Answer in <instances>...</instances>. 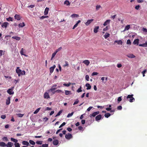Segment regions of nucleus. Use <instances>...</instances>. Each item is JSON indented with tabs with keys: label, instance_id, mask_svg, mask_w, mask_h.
Returning a JSON list of instances; mask_svg holds the SVG:
<instances>
[{
	"label": "nucleus",
	"instance_id": "nucleus-43",
	"mask_svg": "<svg viewBox=\"0 0 147 147\" xmlns=\"http://www.w3.org/2000/svg\"><path fill=\"white\" fill-rule=\"evenodd\" d=\"M36 144H41L42 143V141H38L36 142Z\"/></svg>",
	"mask_w": 147,
	"mask_h": 147
},
{
	"label": "nucleus",
	"instance_id": "nucleus-24",
	"mask_svg": "<svg viewBox=\"0 0 147 147\" xmlns=\"http://www.w3.org/2000/svg\"><path fill=\"white\" fill-rule=\"evenodd\" d=\"M110 20H106V21L104 22L103 24V25L104 26H105L107 25L108 24H109L110 23Z\"/></svg>",
	"mask_w": 147,
	"mask_h": 147
},
{
	"label": "nucleus",
	"instance_id": "nucleus-11",
	"mask_svg": "<svg viewBox=\"0 0 147 147\" xmlns=\"http://www.w3.org/2000/svg\"><path fill=\"white\" fill-rule=\"evenodd\" d=\"M14 17L15 19L17 20H19L21 19V17L19 15L16 14Z\"/></svg>",
	"mask_w": 147,
	"mask_h": 147
},
{
	"label": "nucleus",
	"instance_id": "nucleus-17",
	"mask_svg": "<svg viewBox=\"0 0 147 147\" xmlns=\"http://www.w3.org/2000/svg\"><path fill=\"white\" fill-rule=\"evenodd\" d=\"M80 22H81V21L80 20H79L78 22H77L76 23L72 29H75L78 26V24L79 23H80Z\"/></svg>",
	"mask_w": 147,
	"mask_h": 147
},
{
	"label": "nucleus",
	"instance_id": "nucleus-45",
	"mask_svg": "<svg viewBox=\"0 0 147 147\" xmlns=\"http://www.w3.org/2000/svg\"><path fill=\"white\" fill-rule=\"evenodd\" d=\"M2 139L3 141H7L8 140V139L6 137H3Z\"/></svg>",
	"mask_w": 147,
	"mask_h": 147
},
{
	"label": "nucleus",
	"instance_id": "nucleus-40",
	"mask_svg": "<svg viewBox=\"0 0 147 147\" xmlns=\"http://www.w3.org/2000/svg\"><path fill=\"white\" fill-rule=\"evenodd\" d=\"M29 142L32 145H34L35 144V142L32 140H30L29 141Z\"/></svg>",
	"mask_w": 147,
	"mask_h": 147
},
{
	"label": "nucleus",
	"instance_id": "nucleus-44",
	"mask_svg": "<svg viewBox=\"0 0 147 147\" xmlns=\"http://www.w3.org/2000/svg\"><path fill=\"white\" fill-rule=\"evenodd\" d=\"M23 48H22V49H21V50L20 51V53L22 55H24V56H27L26 55L24 54L23 53Z\"/></svg>",
	"mask_w": 147,
	"mask_h": 147
},
{
	"label": "nucleus",
	"instance_id": "nucleus-46",
	"mask_svg": "<svg viewBox=\"0 0 147 147\" xmlns=\"http://www.w3.org/2000/svg\"><path fill=\"white\" fill-rule=\"evenodd\" d=\"M79 102V100H78V99H76V101H75V102H74L73 104V105H74L77 104Z\"/></svg>",
	"mask_w": 147,
	"mask_h": 147
},
{
	"label": "nucleus",
	"instance_id": "nucleus-13",
	"mask_svg": "<svg viewBox=\"0 0 147 147\" xmlns=\"http://www.w3.org/2000/svg\"><path fill=\"white\" fill-rule=\"evenodd\" d=\"M13 144L11 142H8L7 144H6V146L7 147H12L13 145Z\"/></svg>",
	"mask_w": 147,
	"mask_h": 147
},
{
	"label": "nucleus",
	"instance_id": "nucleus-61",
	"mask_svg": "<svg viewBox=\"0 0 147 147\" xmlns=\"http://www.w3.org/2000/svg\"><path fill=\"white\" fill-rule=\"evenodd\" d=\"M35 6L34 5H31L28 7H30L31 8H33Z\"/></svg>",
	"mask_w": 147,
	"mask_h": 147
},
{
	"label": "nucleus",
	"instance_id": "nucleus-5",
	"mask_svg": "<svg viewBox=\"0 0 147 147\" xmlns=\"http://www.w3.org/2000/svg\"><path fill=\"white\" fill-rule=\"evenodd\" d=\"M65 137L66 139L69 140L72 137V136L71 134L68 133L65 135Z\"/></svg>",
	"mask_w": 147,
	"mask_h": 147
},
{
	"label": "nucleus",
	"instance_id": "nucleus-28",
	"mask_svg": "<svg viewBox=\"0 0 147 147\" xmlns=\"http://www.w3.org/2000/svg\"><path fill=\"white\" fill-rule=\"evenodd\" d=\"M110 34L107 33H106L104 36V38L105 39H107V38L109 37Z\"/></svg>",
	"mask_w": 147,
	"mask_h": 147
},
{
	"label": "nucleus",
	"instance_id": "nucleus-19",
	"mask_svg": "<svg viewBox=\"0 0 147 147\" xmlns=\"http://www.w3.org/2000/svg\"><path fill=\"white\" fill-rule=\"evenodd\" d=\"M85 86L87 87L86 88L87 90L90 89L91 88V86L89 83H86L85 85Z\"/></svg>",
	"mask_w": 147,
	"mask_h": 147
},
{
	"label": "nucleus",
	"instance_id": "nucleus-31",
	"mask_svg": "<svg viewBox=\"0 0 147 147\" xmlns=\"http://www.w3.org/2000/svg\"><path fill=\"white\" fill-rule=\"evenodd\" d=\"M64 4L67 6L69 5H70V3L67 0L65 1L64 2Z\"/></svg>",
	"mask_w": 147,
	"mask_h": 147
},
{
	"label": "nucleus",
	"instance_id": "nucleus-25",
	"mask_svg": "<svg viewBox=\"0 0 147 147\" xmlns=\"http://www.w3.org/2000/svg\"><path fill=\"white\" fill-rule=\"evenodd\" d=\"M71 17L72 18H77L79 17V15L78 14L74 13L71 16Z\"/></svg>",
	"mask_w": 147,
	"mask_h": 147
},
{
	"label": "nucleus",
	"instance_id": "nucleus-29",
	"mask_svg": "<svg viewBox=\"0 0 147 147\" xmlns=\"http://www.w3.org/2000/svg\"><path fill=\"white\" fill-rule=\"evenodd\" d=\"M25 26L24 23V22H22V23H20L18 24V26L19 28L20 27H23L24 26Z\"/></svg>",
	"mask_w": 147,
	"mask_h": 147
},
{
	"label": "nucleus",
	"instance_id": "nucleus-39",
	"mask_svg": "<svg viewBox=\"0 0 147 147\" xmlns=\"http://www.w3.org/2000/svg\"><path fill=\"white\" fill-rule=\"evenodd\" d=\"M74 113V112H72L71 113H69L67 116V117L68 118H69L70 117H71V116H72Z\"/></svg>",
	"mask_w": 147,
	"mask_h": 147
},
{
	"label": "nucleus",
	"instance_id": "nucleus-48",
	"mask_svg": "<svg viewBox=\"0 0 147 147\" xmlns=\"http://www.w3.org/2000/svg\"><path fill=\"white\" fill-rule=\"evenodd\" d=\"M89 76L88 75H86L85 76V79L87 81H88L89 80Z\"/></svg>",
	"mask_w": 147,
	"mask_h": 147
},
{
	"label": "nucleus",
	"instance_id": "nucleus-18",
	"mask_svg": "<svg viewBox=\"0 0 147 147\" xmlns=\"http://www.w3.org/2000/svg\"><path fill=\"white\" fill-rule=\"evenodd\" d=\"M115 43H117L118 45H122L123 43L121 40H116L115 41Z\"/></svg>",
	"mask_w": 147,
	"mask_h": 147
},
{
	"label": "nucleus",
	"instance_id": "nucleus-64",
	"mask_svg": "<svg viewBox=\"0 0 147 147\" xmlns=\"http://www.w3.org/2000/svg\"><path fill=\"white\" fill-rule=\"evenodd\" d=\"M42 147H48V144H43L42 145Z\"/></svg>",
	"mask_w": 147,
	"mask_h": 147
},
{
	"label": "nucleus",
	"instance_id": "nucleus-30",
	"mask_svg": "<svg viewBox=\"0 0 147 147\" xmlns=\"http://www.w3.org/2000/svg\"><path fill=\"white\" fill-rule=\"evenodd\" d=\"M6 144L4 142H0V146L2 147L6 146Z\"/></svg>",
	"mask_w": 147,
	"mask_h": 147
},
{
	"label": "nucleus",
	"instance_id": "nucleus-32",
	"mask_svg": "<svg viewBox=\"0 0 147 147\" xmlns=\"http://www.w3.org/2000/svg\"><path fill=\"white\" fill-rule=\"evenodd\" d=\"M11 140L13 142L15 143H16L18 142V140H17L15 139L12 138H11Z\"/></svg>",
	"mask_w": 147,
	"mask_h": 147
},
{
	"label": "nucleus",
	"instance_id": "nucleus-60",
	"mask_svg": "<svg viewBox=\"0 0 147 147\" xmlns=\"http://www.w3.org/2000/svg\"><path fill=\"white\" fill-rule=\"evenodd\" d=\"M55 92L57 93H60L61 92L63 93V92L61 90H56Z\"/></svg>",
	"mask_w": 147,
	"mask_h": 147
},
{
	"label": "nucleus",
	"instance_id": "nucleus-53",
	"mask_svg": "<svg viewBox=\"0 0 147 147\" xmlns=\"http://www.w3.org/2000/svg\"><path fill=\"white\" fill-rule=\"evenodd\" d=\"M127 45H130L131 44V42L129 39H128L127 41Z\"/></svg>",
	"mask_w": 147,
	"mask_h": 147
},
{
	"label": "nucleus",
	"instance_id": "nucleus-56",
	"mask_svg": "<svg viewBox=\"0 0 147 147\" xmlns=\"http://www.w3.org/2000/svg\"><path fill=\"white\" fill-rule=\"evenodd\" d=\"M146 71V69H145L142 72V73L143 74V77H144L145 76V74Z\"/></svg>",
	"mask_w": 147,
	"mask_h": 147
},
{
	"label": "nucleus",
	"instance_id": "nucleus-57",
	"mask_svg": "<svg viewBox=\"0 0 147 147\" xmlns=\"http://www.w3.org/2000/svg\"><path fill=\"white\" fill-rule=\"evenodd\" d=\"M122 96H120L118 98L117 100L119 102H120L122 100Z\"/></svg>",
	"mask_w": 147,
	"mask_h": 147
},
{
	"label": "nucleus",
	"instance_id": "nucleus-35",
	"mask_svg": "<svg viewBox=\"0 0 147 147\" xmlns=\"http://www.w3.org/2000/svg\"><path fill=\"white\" fill-rule=\"evenodd\" d=\"M63 110H61L59 112L57 113V114L55 116V117H57L58 116H59L60 115L61 113H62L63 112Z\"/></svg>",
	"mask_w": 147,
	"mask_h": 147
},
{
	"label": "nucleus",
	"instance_id": "nucleus-21",
	"mask_svg": "<svg viewBox=\"0 0 147 147\" xmlns=\"http://www.w3.org/2000/svg\"><path fill=\"white\" fill-rule=\"evenodd\" d=\"M49 10V8L47 7L45 9L44 11V15H47L48 13V11Z\"/></svg>",
	"mask_w": 147,
	"mask_h": 147
},
{
	"label": "nucleus",
	"instance_id": "nucleus-10",
	"mask_svg": "<svg viewBox=\"0 0 147 147\" xmlns=\"http://www.w3.org/2000/svg\"><path fill=\"white\" fill-rule=\"evenodd\" d=\"M93 19H92L90 20H88L87 22L85 23V24L86 26L90 24L93 21Z\"/></svg>",
	"mask_w": 147,
	"mask_h": 147
},
{
	"label": "nucleus",
	"instance_id": "nucleus-23",
	"mask_svg": "<svg viewBox=\"0 0 147 147\" xmlns=\"http://www.w3.org/2000/svg\"><path fill=\"white\" fill-rule=\"evenodd\" d=\"M139 45L141 47H147V42L142 44H140Z\"/></svg>",
	"mask_w": 147,
	"mask_h": 147
},
{
	"label": "nucleus",
	"instance_id": "nucleus-22",
	"mask_svg": "<svg viewBox=\"0 0 147 147\" xmlns=\"http://www.w3.org/2000/svg\"><path fill=\"white\" fill-rule=\"evenodd\" d=\"M59 143V142L58 140H56L53 141V144L55 145H57Z\"/></svg>",
	"mask_w": 147,
	"mask_h": 147
},
{
	"label": "nucleus",
	"instance_id": "nucleus-42",
	"mask_svg": "<svg viewBox=\"0 0 147 147\" xmlns=\"http://www.w3.org/2000/svg\"><path fill=\"white\" fill-rule=\"evenodd\" d=\"M14 145L15 147H20L19 143H17V142L16 143H15Z\"/></svg>",
	"mask_w": 147,
	"mask_h": 147
},
{
	"label": "nucleus",
	"instance_id": "nucleus-50",
	"mask_svg": "<svg viewBox=\"0 0 147 147\" xmlns=\"http://www.w3.org/2000/svg\"><path fill=\"white\" fill-rule=\"evenodd\" d=\"M100 7L101 6L100 5H97L96 6V10H98Z\"/></svg>",
	"mask_w": 147,
	"mask_h": 147
},
{
	"label": "nucleus",
	"instance_id": "nucleus-9",
	"mask_svg": "<svg viewBox=\"0 0 147 147\" xmlns=\"http://www.w3.org/2000/svg\"><path fill=\"white\" fill-rule=\"evenodd\" d=\"M83 63L85 64L86 66H88L90 64V62L88 60H85L83 61Z\"/></svg>",
	"mask_w": 147,
	"mask_h": 147
},
{
	"label": "nucleus",
	"instance_id": "nucleus-15",
	"mask_svg": "<svg viewBox=\"0 0 147 147\" xmlns=\"http://www.w3.org/2000/svg\"><path fill=\"white\" fill-rule=\"evenodd\" d=\"M22 144H23V145H26V146H28L29 145L30 146V145L29 143L27 141H23L22 142Z\"/></svg>",
	"mask_w": 147,
	"mask_h": 147
},
{
	"label": "nucleus",
	"instance_id": "nucleus-63",
	"mask_svg": "<svg viewBox=\"0 0 147 147\" xmlns=\"http://www.w3.org/2000/svg\"><path fill=\"white\" fill-rule=\"evenodd\" d=\"M117 109L118 110H121L122 109V107L121 106H119L117 107Z\"/></svg>",
	"mask_w": 147,
	"mask_h": 147
},
{
	"label": "nucleus",
	"instance_id": "nucleus-58",
	"mask_svg": "<svg viewBox=\"0 0 147 147\" xmlns=\"http://www.w3.org/2000/svg\"><path fill=\"white\" fill-rule=\"evenodd\" d=\"M98 74V73L96 72H93L92 74V76H94L95 75H96Z\"/></svg>",
	"mask_w": 147,
	"mask_h": 147
},
{
	"label": "nucleus",
	"instance_id": "nucleus-54",
	"mask_svg": "<svg viewBox=\"0 0 147 147\" xmlns=\"http://www.w3.org/2000/svg\"><path fill=\"white\" fill-rule=\"evenodd\" d=\"M142 30L144 32H147V29L146 28H143Z\"/></svg>",
	"mask_w": 147,
	"mask_h": 147
},
{
	"label": "nucleus",
	"instance_id": "nucleus-41",
	"mask_svg": "<svg viewBox=\"0 0 147 147\" xmlns=\"http://www.w3.org/2000/svg\"><path fill=\"white\" fill-rule=\"evenodd\" d=\"M71 84L70 83H69L68 84H66V83H64L63 84V85L65 86L68 87L70 86V85Z\"/></svg>",
	"mask_w": 147,
	"mask_h": 147
},
{
	"label": "nucleus",
	"instance_id": "nucleus-4",
	"mask_svg": "<svg viewBox=\"0 0 147 147\" xmlns=\"http://www.w3.org/2000/svg\"><path fill=\"white\" fill-rule=\"evenodd\" d=\"M56 67V65H54L53 66L51 67L50 68V73L49 75H51V74L53 72L54 69Z\"/></svg>",
	"mask_w": 147,
	"mask_h": 147
},
{
	"label": "nucleus",
	"instance_id": "nucleus-49",
	"mask_svg": "<svg viewBox=\"0 0 147 147\" xmlns=\"http://www.w3.org/2000/svg\"><path fill=\"white\" fill-rule=\"evenodd\" d=\"M17 115L18 117H22L23 116L24 114H22L21 113H19Z\"/></svg>",
	"mask_w": 147,
	"mask_h": 147
},
{
	"label": "nucleus",
	"instance_id": "nucleus-51",
	"mask_svg": "<svg viewBox=\"0 0 147 147\" xmlns=\"http://www.w3.org/2000/svg\"><path fill=\"white\" fill-rule=\"evenodd\" d=\"M66 124V123L65 122H63L59 127V128H61L63 126L65 125Z\"/></svg>",
	"mask_w": 147,
	"mask_h": 147
},
{
	"label": "nucleus",
	"instance_id": "nucleus-7",
	"mask_svg": "<svg viewBox=\"0 0 147 147\" xmlns=\"http://www.w3.org/2000/svg\"><path fill=\"white\" fill-rule=\"evenodd\" d=\"M10 97H8L6 100V105H8L10 104Z\"/></svg>",
	"mask_w": 147,
	"mask_h": 147
},
{
	"label": "nucleus",
	"instance_id": "nucleus-20",
	"mask_svg": "<svg viewBox=\"0 0 147 147\" xmlns=\"http://www.w3.org/2000/svg\"><path fill=\"white\" fill-rule=\"evenodd\" d=\"M99 27L98 26H95L94 27V32L95 33H96L98 32V30L99 29Z\"/></svg>",
	"mask_w": 147,
	"mask_h": 147
},
{
	"label": "nucleus",
	"instance_id": "nucleus-52",
	"mask_svg": "<svg viewBox=\"0 0 147 147\" xmlns=\"http://www.w3.org/2000/svg\"><path fill=\"white\" fill-rule=\"evenodd\" d=\"M65 94L66 95H68L69 94L70 92V91H69L65 90Z\"/></svg>",
	"mask_w": 147,
	"mask_h": 147
},
{
	"label": "nucleus",
	"instance_id": "nucleus-33",
	"mask_svg": "<svg viewBox=\"0 0 147 147\" xmlns=\"http://www.w3.org/2000/svg\"><path fill=\"white\" fill-rule=\"evenodd\" d=\"M127 56L128 57L131 58H134L135 57V56L132 54H130L129 55H127Z\"/></svg>",
	"mask_w": 147,
	"mask_h": 147
},
{
	"label": "nucleus",
	"instance_id": "nucleus-16",
	"mask_svg": "<svg viewBox=\"0 0 147 147\" xmlns=\"http://www.w3.org/2000/svg\"><path fill=\"white\" fill-rule=\"evenodd\" d=\"M44 98H45L48 99V98H50V96L47 92H45L44 94Z\"/></svg>",
	"mask_w": 147,
	"mask_h": 147
},
{
	"label": "nucleus",
	"instance_id": "nucleus-12",
	"mask_svg": "<svg viewBox=\"0 0 147 147\" xmlns=\"http://www.w3.org/2000/svg\"><path fill=\"white\" fill-rule=\"evenodd\" d=\"M102 117V115H97L95 117V120L96 121H98L100 120Z\"/></svg>",
	"mask_w": 147,
	"mask_h": 147
},
{
	"label": "nucleus",
	"instance_id": "nucleus-38",
	"mask_svg": "<svg viewBox=\"0 0 147 147\" xmlns=\"http://www.w3.org/2000/svg\"><path fill=\"white\" fill-rule=\"evenodd\" d=\"M40 108H39L37 109L34 112V114H36L40 110Z\"/></svg>",
	"mask_w": 147,
	"mask_h": 147
},
{
	"label": "nucleus",
	"instance_id": "nucleus-2",
	"mask_svg": "<svg viewBox=\"0 0 147 147\" xmlns=\"http://www.w3.org/2000/svg\"><path fill=\"white\" fill-rule=\"evenodd\" d=\"M133 94L128 95L127 96V98H130L129 101L130 102H132L135 100V99L133 97Z\"/></svg>",
	"mask_w": 147,
	"mask_h": 147
},
{
	"label": "nucleus",
	"instance_id": "nucleus-59",
	"mask_svg": "<svg viewBox=\"0 0 147 147\" xmlns=\"http://www.w3.org/2000/svg\"><path fill=\"white\" fill-rule=\"evenodd\" d=\"M61 49H62V47H59V48H58V49H57L56 50L55 52L57 53L59 51H60Z\"/></svg>",
	"mask_w": 147,
	"mask_h": 147
},
{
	"label": "nucleus",
	"instance_id": "nucleus-14",
	"mask_svg": "<svg viewBox=\"0 0 147 147\" xmlns=\"http://www.w3.org/2000/svg\"><path fill=\"white\" fill-rule=\"evenodd\" d=\"M139 40L138 39H136L134 40L133 42V44L134 45H138Z\"/></svg>",
	"mask_w": 147,
	"mask_h": 147
},
{
	"label": "nucleus",
	"instance_id": "nucleus-27",
	"mask_svg": "<svg viewBox=\"0 0 147 147\" xmlns=\"http://www.w3.org/2000/svg\"><path fill=\"white\" fill-rule=\"evenodd\" d=\"M130 28V25H127L125 28L124 29L123 31L128 30Z\"/></svg>",
	"mask_w": 147,
	"mask_h": 147
},
{
	"label": "nucleus",
	"instance_id": "nucleus-55",
	"mask_svg": "<svg viewBox=\"0 0 147 147\" xmlns=\"http://www.w3.org/2000/svg\"><path fill=\"white\" fill-rule=\"evenodd\" d=\"M82 90H81V87L80 86V87L77 90V92H82Z\"/></svg>",
	"mask_w": 147,
	"mask_h": 147
},
{
	"label": "nucleus",
	"instance_id": "nucleus-6",
	"mask_svg": "<svg viewBox=\"0 0 147 147\" xmlns=\"http://www.w3.org/2000/svg\"><path fill=\"white\" fill-rule=\"evenodd\" d=\"M99 111H96L94 112L92 114H91L90 115V117H91L92 116L93 117H95L96 115L98 114L99 113Z\"/></svg>",
	"mask_w": 147,
	"mask_h": 147
},
{
	"label": "nucleus",
	"instance_id": "nucleus-34",
	"mask_svg": "<svg viewBox=\"0 0 147 147\" xmlns=\"http://www.w3.org/2000/svg\"><path fill=\"white\" fill-rule=\"evenodd\" d=\"M57 89V88H55L53 87V86H52L51 88L49 90V91H51V92H53V91L54 90Z\"/></svg>",
	"mask_w": 147,
	"mask_h": 147
},
{
	"label": "nucleus",
	"instance_id": "nucleus-26",
	"mask_svg": "<svg viewBox=\"0 0 147 147\" xmlns=\"http://www.w3.org/2000/svg\"><path fill=\"white\" fill-rule=\"evenodd\" d=\"M12 38L18 40H19L20 39V38L18 36H13L12 37Z\"/></svg>",
	"mask_w": 147,
	"mask_h": 147
},
{
	"label": "nucleus",
	"instance_id": "nucleus-8",
	"mask_svg": "<svg viewBox=\"0 0 147 147\" xmlns=\"http://www.w3.org/2000/svg\"><path fill=\"white\" fill-rule=\"evenodd\" d=\"M9 25V24L7 22H4L1 26L3 28L4 27L5 28H6L7 26Z\"/></svg>",
	"mask_w": 147,
	"mask_h": 147
},
{
	"label": "nucleus",
	"instance_id": "nucleus-3",
	"mask_svg": "<svg viewBox=\"0 0 147 147\" xmlns=\"http://www.w3.org/2000/svg\"><path fill=\"white\" fill-rule=\"evenodd\" d=\"M14 89V87H12L11 88L9 89L7 91V93L10 95L13 94L14 92L13 91Z\"/></svg>",
	"mask_w": 147,
	"mask_h": 147
},
{
	"label": "nucleus",
	"instance_id": "nucleus-36",
	"mask_svg": "<svg viewBox=\"0 0 147 147\" xmlns=\"http://www.w3.org/2000/svg\"><path fill=\"white\" fill-rule=\"evenodd\" d=\"M111 114L109 113H106L105 114L104 116L105 117L108 118L111 115Z\"/></svg>",
	"mask_w": 147,
	"mask_h": 147
},
{
	"label": "nucleus",
	"instance_id": "nucleus-62",
	"mask_svg": "<svg viewBox=\"0 0 147 147\" xmlns=\"http://www.w3.org/2000/svg\"><path fill=\"white\" fill-rule=\"evenodd\" d=\"M140 7V5H138L135 6V8L136 10H138L139 9V8Z\"/></svg>",
	"mask_w": 147,
	"mask_h": 147
},
{
	"label": "nucleus",
	"instance_id": "nucleus-1",
	"mask_svg": "<svg viewBox=\"0 0 147 147\" xmlns=\"http://www.w3.org/2000/svg\"><path fill=\"white\" fill-rule=\"evenodd\" d=\"M16 71L18 74L19 76H20L21 75H24L25 74V71H22L20 69L19 67H18L17 68V69L16 70Z\"/></svg>",
	"mask_w": 147,
	"mask_h": 147
},
{
	"label": "nucleus",
	"instance_id": "nucleus-37",
	"mask_svg": "<svg viewBox=\"0 0 147 147\" xmlns=\"http://www.w3.org/2000/svg\"><path fill=\"white\" fill-rule=\"evenodd\" d=\"M6 19L8 21H12L13 18H12L11 17H9L8 18H6Z\"/></svg>",
	"mask_w": 147,
	"mask_h": 147
},
{
	"label": "nucleus",
	"instance_id": "nucleus-47",
	"mask_svg": "<svg viewBox=\"0 0 147 147\" xmlns=\"http://www.w3.org/2000/svg\"><path fill=\"white\" fill-rule=\"evenodd\" d=\"M6 116L5 115H2L1 116V118L2 119H4L6 118Z\"/></svg>",
	"mask_w": 147,
	"mask_h": 147
}]
</instances>
